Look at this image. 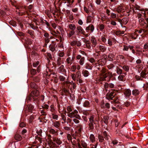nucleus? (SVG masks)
I'll return each mask as SVG.
<instances>
[{
	"label": "nucleus",
	"instance_id": "1",
	"mask_svg": "<svg viewBox=\"0 0 148 148\" xmlns=\"http://www.w3.org/2000/svg\"><path fill=\"white\" fill-rule=\"evenodd\" d=\"M112 77V73L110 72H108L102 75L100 77L99 80L100 81H106L109 82L110 81V79Z\"/></svg>",
	"mask_w": 148,
	"mask_h": 148
},
{
	"label": "nucleus",
	"instance_id": "2",
	"mask_svg": "<svg viewBox=\"0 0 148 148\" xmlns=\"http://www.w3.org/2000/svg\"><path fill=\"white\" fill-rule=\"evenodd\" d=\"M94 115L91 114L89 118V121L88 125L89 130H92L94 129L93 123L95 124V122L96 121L95 119H94Z\"/></svg>",
	"mask_w": 148,
	"mask_h": 148
},
{
	"label": "nucleus",
	"instance_id": "3",
	"mask_svg": "<svg viewBox=\"0 0 148 148\" xmlns=\"http://www.w3.org/2000/svg\"><path fill=\"white\" fill-rule=\"evenodd\" d=\"M39 95V92L38 90L35 89L31 92L30 94V97L33 98L34 100H36L37 99L36 98Z\"/></svg>",
	"mask_w": 148,
	"mask_h": 148
},
{
	"label": "nucleus",
	"instance_id": "4",
	"mask_svg": "<svg viewBox=\"0 0 148 148\" xmlns=\"http://www.w3.org/2000/svg\"><path fill=\"white\" fill-rule=\"evenodd\" d=\"M43 39L45 42V45H47L49 42L51 37L50 36L49 34L47 32H45L44 34Z\"/></svg>",
	"mask_w": 148,
	"mask_h": 148
},
{
	"label": "nucleus",
	"instance_id": "5",
	"mask_svg": "<svg viewBox=\"0 0 148 148\" xmlns=\"http://www.w3.org/2000/svg\"><path fill=\"white\" fill-rule=\"evenodd\" d=\"M99 49L100 51L102 52H104L106 50V47L102 45H99L97 46L95 49L96 51H97V50Z\"/></svg>",
	"mask_w": 148,
	"mask_h": 148
},
{
	"label": "nucleus",
	"instance_id": "6",
	"mask_svg": "<svg viewBox=\"0 0 148 148\" xmlns=\"http://www.w3.org/2000/svg\"><path fill=\"white\" fill-rule=\"evenodd\" d=\"M90 41L92 47H95L97 45V41L96 38L94 36H92L90 39Z\"/></svg>",
	"mask_w": 148,
	"mask_h": 148
},
{
	"label": "nucleus",
	"instance_id": "7",
	"mask_svg": "<svg viewBox=\"0 0 148 148\" xmlns=\"http://www.w3.org/2000/svg\"><path fill=\"white\" fill-rule=\"evenodd\" d=\"M78 113V111L76 110H75L72 112L67 114V116L70 118H73L75 117V114H77Z\"/></svg>",
	"mask_w": 148,
	"mask_h": 148
},
{
	"label": "nucleus",
	"instance_id": "8",
	"mask_svg": "<svg viewBox=\"0 0 148 148\" xmlns=\"http://www.w3.org/2000/svg\"><path fill=\"white\" fill-rule=\"evenodd\" d=\"M52 139L53 141L55 142L58 145H60L62 143L60 138L53 136L52 137Z\"/></svg>",
	"mask_w": 148,
	"mask_h": 148
},
{
	"label": "nucleus",
	"instance_id": "9",
	"mask_svg": "<svg viewBox=\"0 0 148 148\" xmlns=\"http://www.w3.org/2000/svg\"><path fill=\"white\" fill-rule=\"evenodd\" d=\"M116 11L118 13H120L122 12L125 11V9L123 8V5L121 4H120L117 7Z\"/></svg>",
	"mask_w": 148,
	"mask_h": 148
},
{
	"label": "nucleus",
	"instance_id": "10",
	"mask_svg": "<svg viewBox=\"0 0 148 148\" xmlns=\"http://www.w3.org/2000/svg\"><path fill=\"white\" fill-rule=\"evenodd\" d=\"M115 95L116 94L112 92L110 94H107L106 98L108 100H112Z\"/></svg>",
	"mask_w": 148,
	"mask_h": 148
},
{
	"label": "nucleus",
	"instance_id": "11",
	"mask_svg": "<svg viewBox=\"0 0 148 148\" xmlns=\"http://www.w3.org/2000/svg\"><path fill=\"white\" fill-rule=\"evenodd\" d=\"M118 59H120V62H121L122 64H124L126 61V59L125 57L123 55H119L117 57Z\"/></svg>",
	"mask_w": 148,
	"mask_h": 148
},
{
	"label": "nucleus",
	"instance_id": "12",
	"mask_svg": "<svg viewBox=\"0 0 148 148\" xmlns=\"http://www.w3.org/2000/svg\"><path fill=\"white\" fill-rule=\"evenodd\" d=\"M77 131L75 132V134H79L81 132L82 129V126L81 124H78L77 126Z\"/></svg>",
	"mask_w": 148,
	"mask_h": 148
},
{
	"label": "nucleus",
	"instance_id": "13",
	"mask_svg": "<svg viewBox=\"0 0 148 148\" xmlns=\"http://www.w3.org/2000/svg\"><path fill=\"white\" fill-rule=\"evenodd\" d=\"M76 29L78 31L79 34H84L85 33V32L81 26H77Z\"/></svg>",
	"mask_w": 148,
	"mask_h": 148
},
{
	"label": "nucleus",
	"instance_id": "14",
	"mask_svg": "<svg viewBox=\"0 0 148 148\" xmlns=\"http://www.w3.org/2000/svg\"><path fill=\"white\" fill-rule=\"evenodd\" d=\"M85 30L87 31L90 30L91 32H92L94 30V27L92 24L90 25L86 28Z\"/></svg>",
	"mask_w": 148,
	"mask_h": 148
},
{
	"label": "nucleus",
	"instance_id": "15",
	"mask_svg": "<svg viewBox=\"0 0 148 148\" xmlns=\"http://www.w3.org/2000/svg\"><path fill=\"white\" fill-rule=\"evenodd\" d=\"M56 44L53 43L51 44L49 46V50L52 52L56 50Z\"/></svg>",
	"mask_w": 148,
	"mask_h": 148
},
{
	"label": "nucleus",
	"instance_id": "16",
	"mask_svg": "<svg viewBox=\"0 0 148 148\" xmlns=\"http://www.w3.org/2000/svg\"><path fill=\"white\" fill-rule=\"evenodd\" d=\"M74 58L73 57L71 58L70 57H68L66 59V62L68 64H71L73 61Z\"/></svg>",
	"mask_w": 148,
	"mask_h": 148
},
{
	"label": "nucleus",
	"instance_id": "17",
	"mask_svg": "<svg viewBox=\"0 0 148 148\" xmlns=\"http://www.w3.org/2000/svg\"><path fill=\"white\" fill-rule=\"evenodd\" d=\"M68 89V88H66V87H64L62 88V91L66 95H71Z\"/></svg>",
	"mask_w": 148,
	"mask_h": 148
},
{
	"label": "nucleus",
	"instance_id": "18",
	"mask_svg": "<svg viewBox=\"0 0 148 148\" xmlns=\"http://www.w3.org/2000/svg\"><path fill=\"white\" fill-rule=\"evenodd\" d=\"M53 125L56 128L60 129V124L58 121H55L53 122Z\"/></svg>",
	"mask_w": 148,
	"mask_h": 148
},
{
	"label": "nucleus",
	"instance_id": "19",
	"mask_svg": "<svg viewBox=\"0 0 148 148\" xmlns=\"http://www.w3.org/2000/svg\"><path fill=\"white\" fill-rule=\"evenodd\" d=\"M84 48L88 49L89 50L91 49V43L89 41L88 42L85 44L84 45Z\"/></svg>",
	"mask_w": 148,
	"mask_h": 148
},
{
	"label": "nucleus",
	"instance_id": "20",
	"mask_svg": "<svg viewBox=\"0 0 148 148\" xmlns=\"http://www.w3.org/2000/svg\"><path fill=\"white\" fill-rule=\"evenodd\" d=\"M126 74L125 73L123 74L120 75L118 77V79L120 81H124L125 80V76Z\"/></svg>",
	"mask_w": 148,
	"mask_h": 148
},
{
	"label": "nucleus",
	"instance_id": "21",
	"mask_svg": "<svg viewBox=\"0 0 148 148\" xmlns=\"http://www.w3.org/2000/svg\"><path fill=\"white\" fill-rule=\"evenodd\" d=\"M124 93L125 96L129 97L131 95V92L130 89H127L125 90Z\"/></svg>",
	"mask_w": 148,
	"mask_h": 148
},
{
	"label": "nucleus",
	"instance_id": "22",
	"mask_svg": "<svg viewBox=\"0 0 148 148\" xmlns=\"http://www.w3.org/2000/svg\"><path fill=\"white\" fill-rule=\"evenodd\" d=\"M27 108L28 112L32 113V110L34 108V106L31 104L28 105L27 106Z\"/></svg>",
	"mask_w": 148,
	"mask_h": 148
},
{
	"label": "nucleus",
	"instance_id": "23",
	"mask_svg": "<svg viewBox=\"0 0 148 148\" xmlns=\"http://www.w3.org/2000/svg\"><path fill=\"white\" fill-rule=\"evenodd\" d=\"M14 138L16 140L20 141L22 139V137L19 134L16 133L15 135Z\"/></svg>",
	"mask_w": 148,
	"mask_h": 148
},
{
	"label": "nucleus",
	"instance_id": "24",
	"mask_svg": "<svg viewBox=\"0 0 148 148\" xmlns=\"http://www.w3.org/2000/svg\"><path fill=\"white\" fill-rule=\"evenodd\" d=\"M49 132L51 134H54L56 136L58 135V133L57 130L56 131L53 128L49 130Z\"/></svg>",
	"mask_w": 148,
	"mask_h": 148
},
{
	"label": "nucleus",
	"instance_id": "25",
	"mask_svg": "<svg viewBox=\"0 0 148 148\" xmlns=\"http://www.w3.org/2000/svg\"><path fill=\"white\" fill-rule=\"evenodd\" d=\"M138 36V35L137 34L136 31L135 30L134 33H132L131 35V37L132 38L136 39L137 38V37Z\"/></svg>",
	"mask_w": 148,
	"mask_h": 148
},
{
	"label": "nucleus",
	"instance_id": "26",
	"mask_svg": "<svg viewBox=\"0 0 148 148\" xmlns=\"http://www.w3.org/2000/svg\"><path fill=\"white\" fill-rule=\"evenodd\" d=\"M82 74L84 77H88L89 74V72L86 70H83L82 72Z\"/></svg>",
	"mask_w": 148,
	"mask_h": 148
},
{
	"label": "nucleus",
	"instance_id": "27",
	"mask_svg": "<svg viewBox=\"0 0 148 148\" xmlns=\"http://www.w3.org/2000/svg\"><path fill=\"white\" fill-rule=\"evenodd\" d=\"M140 93L139 91L137 89H134L132 91V95L134 96L138 95Z\"/></svg>",
	"mask_w": 148,
	"mask_h": 148
},
{
	"label": "nucleus",
	"instance_id": "28",
	"mask_svg": "<svg viewBox=\"0 0 148 148\" xmlns=\"http://www.w3.org/2000/svg\"><path fill=\"white\" fill-rule=\"evenodd\" d=\"M101 107L102 108H106L107 109H109L110 108V104L108 103H106L105 105L103 103L101 105Z\"/></svg>",
	"mask_w": 148,
	"mask_h": 148
},
{
	"label": "nucleus",
	"instance_id": "29",
	"mask_svg": "<svg viewBox=\"0 0 148 148\" xmlns=\"http://www.w3.org/2000/svg\"><path fill=\"white\" fill-rule=\"evenodd\" d=\"M68 27L72 30H74L76 28L75 25L74 24H70L68 25Z\"/></svg>",
	"mask_w": 148,
	"mask_h": 148
},
{
	"label": "nucleus",
	"instance_id": "30",
	"mask_svg": "<svg viewBox=\"0 0 148 148\" xmlns=\"http://www.w3.org/2000/svg\"><path fill=\"white\" fill-rule=\"evenodd\" d=\"M129 20V18L126 17L122 19V23L123 25H126L128 23Z\"/></svg>",
	"mask_w": 148,
	"mask_h": 148
},
{
	"label": "nucleus",
	"instance_id": "31",
	"mask_svg": "<svg viewBox=\"0 0 148 148\" xmlns=\"http://www.w3.org/2000/svg\"><path fill=\"white\" fill-rule=\"evenodd\" d=\"M27 33L30 34L31 36V37L33 39H34L35 38V36L34 34V32L31 30H28Z\"/></svg>",
	"mask_w": 148,
	"mask_h": 148
},
{
	"label": "nucleus",
	"instance_id": "32",
	"mask_svg": "<svg viewBox=\"0 0 148 148\" xmlns=\"http://www.w3.org/2000/svg\"><path fill=\"white\" fill-rule=\"evenodd\" d=\"M89 139L90 141L92 143H94V142L95 141V136L93 134H91L90 135Z\"/></svg>",
	"mask_w": 148,
	"mask_h": 148
},
{
	"label": "nucleus",
	"instance_id": "33",
	"mask_svg": "<svg viewBox=\"0 0 148 148\" xmlns=\"http://www.w3.org/2000/svg\"><path fill=\"white\" fill-rule=\"evenodd\" d=\"M75 33V32L74 30H71L70 31L69 33L67 34V36L70 38L72 36L74 35Z\"/></svg>",
	"mask_w": 148,
	"mask_h": 148
},
{
	"label": "nucleus",
	"instance_id": "34",
	"mask_svg": "<svg viewBox=\"0 0 148 148\" xmlns=\"http://www.w3.org/2000/svg\"><path fill=\"white\" fill-rule=\"evenodd\" d=\"M139 22L140 25L143 26L146 23L145 22L144 19L143 18H140L139 20Z\"/></svg>",
	"mask_w": 148,
	"mask_h": 148
},
{
	"label": "nucleus",
	"instance_id": "35",
	"mask_svg": "<svg viewBox=\"0 0 148 148\" xmlns=\"http://www.w3.org/2000/svg\"><path fill=\"white\" fill-rule=\"evenodd\" d=\"M109 118V117L108 116H106L103 117V119L104 122L106 125L108 123Z\"/></svg>",
	"mask_w": 148,
	"mask_h": 148
},
{
	"label": "nucleus",
	"instance_id": "36",
	"mask_svg": "<svg viewBox=\"0 0 148 148\" xmlns=\"http://www.w3.org/2000/svg\"><path fill=\"white\" fill-rule=\"evenodd\" d=\"M30 86L32 88H34L35 89V90L36 89L37 87V86L36 84L33 82H32L31 83Z\"/></svg>",
	"mask_w": 148,
	"mask_h": 148
},
{
	"label": "nucleus",
	"instance_id": "37",
	"mask_svg": "<svg viewBox=\"0 0 148 148\" xmlns=\"http://www.w3.org/2000/svg\"><path fill=\"white\" fill-rule=\"evenodd\" d=\"M47 139L48 141H49L51 143H53V140L51 139L52 137L50 135H48L47 136Z\"/></svg>",
	"mask_w": 148,
	"mask_h": 148
},
{
	"label": "nucleus",
	"instance_id": "38",
	"mask_svg": "<svg viewBox=\"0 0 148 148\" xmlns=\"http://www.w3.org/2000/svg\"><path fill=\"white\" fill-rule=\"evenodd\" d=\"M103 135L104 136V138L105 140H107L108 139V137L109 136L107 134L106 131H105L103 132Z\"/></svg>",
	"mask_w": 148,
	"mask_h": 148
},
{
	"label": "nucleus",
	"instance_id": "39",
	"mask_svg": "<svg viewBox=\"0 0 148 148\" xmlns=\"http://www.w3.org/2000/svg\"><path fill=\"white\" fill-rule=\"evenodd\" d=\"M76 76L77 79H79L81 78V72L79 71H77L76 73Z\"/></svg>",
	"mask_w": 148,
	"mask_h": 148
},
{
	"label": "nucleus",
	"instance_id": "40",
	"mask_svg": "<svg viewBox=\"0 0 148 148\" xmlns=\"http://www.w3.org/2000/svg\"><path fill=\"white\" fill-rule=\"evenodd\" d=\"M85 61V58L84 57H82L81 59H80L79 61V64L81 65H83Z\"/></svg>",
	"mask_w": 148,
	"mask_h": 148
},
{
	"label": "nucleus",
	"instance_id": "41",
	"mask_svg": "<svg viewBox=\"0 0 148 148\" xmlns=\"http://www.w3.org/2000/svg\"><path fill=\"white\" fill-rule=\"evenodd\" d=\"M104 138L103 136L101 135H98V139L99 141L101 142H103L104 140Z\"/></svg>",
	"mask_w": 148,
	"mask_h": 148
},
{
	"label": "nucleus",
	"instance_id": "42",
	"mask_svg": "<svg viewBox=\"0 0 148 148\" xmlns=\"http://www.w3.org/2000/svg\"><path fill=\"white\" fill-rule=\"evenodd\" d=\"M92 20V17L91 16L89 15L87 17L86 23H90L91 21Z\"/></svg>",
	"mask_w": 148,
	"mask_h": 148
},
{
	"label": "nucleus",
	"instance_id": "43",
	"mask_svg": "<svg viewBox=\"0 0 148 148\" xmlns=\"http://www.w3.org/2000/svg\"><path fill=\"white\" fill-rule=\"evenodd\" d=\"M70 82L67 81L64 82L63 84H64L65 85H66L64 87H66V88H69L70 86Z\"/></svg>",
	"mask_w": 148,
	"mask_h": 148
},
{
	"label": "nucleus",
	"instance_id": "44",
	"mask_svg": "<svg viewBox=\"0 0 148 148\" xmlns=\"http://www.w3.org/2000/svg\"><path fill=\"white\" fill-rule=\"evenodd\" d=\"M114 55L113 54H110L108 56V59L109 60L111 61L113 60Z\"/></svg>",
	"mask_w": 148,
	"mask_h": 148
},
{
	"label": "nucleus",
	"instance_id": "45",
	"mask_svg": "<svg viewBox=\"0 0 148 148\" xmlns=\"http://www.w3.org/2000/svg\"><path fill=\"white\" fill-rule=\"evenodd\" d=\"M143 49L145 50H143V51L144 52L145 51H147L148 50V42H146L144 45L143 47Z\"/></svg>",
	"mask_w": 148,
	"mask_h": 148
},
{
	"label": "nucleus",
	"instance_id": "46",
	"mask_svg": "<svg viewBox=\"0 0 148 148\" xmlns=\"http://www.w3.org/2000/svg\"><path fill=\"white\" fill-rule=\"evenodd\" d=\"M90 103L87 100H86L84 103V106L85 107H88L90 106Z\"/></svg>",
	"mask_w": 148,
	"mask_h": 148
},
{
	"label": "nucleus",
	"instance_id": "47",
	"mask_svg": "<svg viewBox=\"0 0 148 148\" xmlns=\"http://www.w3.org/2000/svg\"><path fill=\"white\" fill-rule=\"evenodd\" d=\"M77 69V66L73 65L71 66L70 69L71 71L72 72H75Z\"/></svg>",
	"mask_w": 148,
	"mask_h": 148
},
{
	"label": "nucleus",
	"instance_id": "48",
	"mask_svg": "<svg viewBox=\"0 0 148 148\" xmlns=\"http://www.w3.org/2000/svg\"><path fill=\"white\" fill-rule=\"evenodd\" d=\"M109 84L107 82H105L104 84V88L105 90L107 91L108 89V88H109Z\"/></svg>",
	"mask_w": 148,
	"mask_h": 148
},
{
	"label": "nucleus",
	"instance_id": "49",
	"mask_svg": "<svg viewBox=\"0 0 148 148\" xmlns=\"http://www.w3.org/2000/svg\"><path fill=\"white\" fill-rule=\"evenodd\" d=\"M99 27L100 30L101 31H103V29H104L105 26L104 25L102 24H99Z\"/></svg>",
	"mask_w": 148,
	"mask_h": 148
},
{
	"label": "nucleus",
	"instance_id": "50",
	"mask_svg": "<svg viewBox=\"0 0 148 148\" xmlns=\"http://www.w3.org/2000/svg\"><path fill=\"white\" fill-rule=\"evenodd\" d=\"M36 132L38 135L41 136L42 132V130L40 128H38Z\"/></svg>",
	"mask_w": 148,
	"mask_h": 148
},
{
	"label": "nucleus",
	"instance_id": "51",
	"mask_svg": "<svg viewBox=\"0 0 148 148\" xmlns=\"http://www.w3.org/2000/svg\"><path fill=\"white\" fill-rule=\"evenodd\" d=\"M81 145L82 146L85 148H86L87 146V144L86 143V142H84V141L82 140L81 141Z\"/></svg>",
	"mask_w": 148,
	"mask_h": 148
},
{
	"label": "nucleus",
	"instance_id": "52",
	"mask_svg": "<svg viewBox=\"0 0 148 148\" xmlns=\"http://www.w3.org/2000/svg\"><path fill=\"white\" fill-rule=\"evenodd\" d=\"M30 73L32 75H34L36 73V70L35 69H32L31 70Z\"/></svg>",
	"mask_w": 148,
	"mask_h": 148
},
{
	"label": "nucleus",
	"instance_id": "53",
	"mask_svg": "<svg viewBox=\"0 0 148 148\" xmlns=\"http://www.w3.org/2000/svg\"><path fill=\"white\" fill-rule=\"evenodd\" d=\"M62 60L61 58H58L57 59V64L59 65H61L62 63Z\"/></svg>",
	"mask_w": 148,
	"mask_h": 148
},
{
	"label": "nucleus",
	"instance_id": "54",
	"mask_svg": "<svg viewBox=\"0 0 148 148\" xmlns=\"http://www.w3.org/2000/svg\"><path fill=\"white\" fill-rule=\"evenodd\" d=\"M147 75V73L145 72L142 71L140 73V76L141 77L145 78Z\"/></svg>",
	"mask_w": 148,
	"mask_h": 148
},
{
	"label": "nucleus",
	"instance_id": "55",
	"mask_svg": "<svg viewBox=\"0 0 148 148\" xmlns=\"http://www.w3.org/2000/svg\"><path fill=\"white\" fill-rule=\"evenodd\" d=\"M88 60L91 63H92L95 62V60L93 58H88Z\"/></svg>",
	"mask_w": 148,
	"mask_h": 148
},
{
	"label": "nucleus",
	"instance_id": "56",
	"mask_svg": "<svg viewBox=\"0 0 148 148\" xmlns=\"http://www.w3.org/2000/svg\"><path fill=\"white\" fill-rule=\"evenodd\" d=\"M18 9H19V11L21 13H22V14H24L25 13V12L24 11L25 10V8H18Z\"/></svg>",
	"mask_w": 148,
	"mask_h": 148
},
{
	"label": "nucleus",
	"instance_id": "57",
	"mask_svg": "<svg viewBox=\"0 0 148 148\" xmlns=\"http://www.w3.org/2000/svg\"><path fill=\"white\" fill-rule=\"evenodd\" d=\"M122 72V69L119 68H117L116 69V73L118 74H121Z\"/></svg>",
	"mask_w": 148,
	"mask_h": 148
},
{
	"label": "nucleus",
	"instance_id": "58",
	"mask_svg": "<svg viewBox=\"0 0 148 148\" xmlns=\"http://www.w3.org/2000/svg\"><path fill=\"white\" fill-rule=\"evenodd\" d=\"M122 68L123 70L126 71H128L129 69V68L127 66L124 65Z\"/></svg>",
	"mask_w": 148,
	"mask_h": 148
},
{
	"label": "nucleus",
	"instance_id": "59",
	"mask_svg": "<svg viewBox=\"0 0 148 148\" xmlns=\"http://www.w3.org/2000/svg\"><path fill=\"white\" fill-rule=\"evenodd\" d=\"M59 79L60 81H64L66 79L65 77L62 75H60L59 77Z\"/></svg>",
	"mask_w": 148,
	"mask_h": 148
},
{
	"label": "nucleus",
	"instance_id": "60",
	"mask_svg": "<svg viewBox=\"0 0 148 148\" xmlns=\"http://www.w3.org/2000/svg\"><path fill=\"white\" fill-rule=\"evenodd\" d=\"M34 81L36 82H38L40 81V78L38 76L34 77L33 78Z\"/></svg>",
	"mask_w": 148,
	"mask_h": 148
},
{
	"label": "nucleus",
	"instance_id": "61",
	"mask_svg": "<svg viewBox=\"0 0 148 148\" xmlns=\"http://www.w3.org/2000/svg\"><path fill=\"white\" fill-rule=\"evenodd\" d=\"M106 36L104 35L102 36L101 37V40L103 42H105L106 40Z\"/></svg>",
	"mask_w": 148,
	"mask_h": 148
},
{
	"label": "nucleus",
	"instance_id": "62",
	"mask_svg": "<svg viewBox=\"0 0 148 148\" xmlns=\"http://www.w3.org/2000/svg\"><path fill=\"white\" fill-rule=\"evenodd\" d=\"M71 76L72 79L74 81H75L76 80V74L74 73L72 74L71 75Z\"/></svg>",
	"mask_w": 148,
	"mask_h": 148
},
{
	"label": "nucleus",
	"instance_id": "63",
	"mask_svg": "<svg viewBox=\"0 0 148 148\" xmlns=\"http://www.w3.org/2000/svg\"><path fill=\"white\" fill-rule=\"evenodd\" d=\"M135 78L137 80H142V79L141 78V76L136 75L135 77Z\"/></svg>",
	"mask_w": 148,
	"mask_h": 148
},
{
	"label": "nucleus",
	"instance_id": "64",
	"mask_svg": "<svg viewBox=\"0 0 148 148\" xmlns=\"http://www.w3.org/2000/svg\"><path fill=\"white\" fill-rule=\"evenodd\" d=\"M143 87L144 89L146 90H148V83L145 84L143 86Z\"/></svg>",
	"mask_w": 148,
	"mask_h": 148
}]
</instances>
